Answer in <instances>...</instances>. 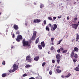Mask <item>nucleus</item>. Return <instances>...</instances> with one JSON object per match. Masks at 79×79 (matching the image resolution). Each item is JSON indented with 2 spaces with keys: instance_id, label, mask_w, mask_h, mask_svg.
Returning a JSON list of instances; mask_svg holds the SVG:
<instances>
[{
  "instance_id": "1",
  "label": "nucleus",
  "mask_w": 79,
  "mask_h": 79,
  "mask_svg": "<svg viewBox=\"0 0 79 79\" xmlns=\"http://www.w3.org/2000/svg\"><path fill=\"white\" fill-rule=\"evenodd\" d=\"M29 41H26L25 40V39H23V40L22 41V43L23 44V47H29L31 46V44H32V41L31 40H30L29 41Z\"/></svg>"
},
{
  "instance_id": "2",
  "label": "nucleus",
  "mask_w": 79,
  "mask_h": 79,
  "mask_svg": "<svg viewBox=\"0 0 79 79\" xmlns=\"http://www.w3.org/2000/svg\"><path fill=\"white\" fill-rule=\"evenodd\" d=\"M37 34V31H33V35L32 37L31 38V40H34L35 39V38L37 37V36L36 34Z\"/></svg>"
},
{
  "instance_id": "3",
  "label": "nucleus",
  "mask_w": 79,
  "mask_h": 79,
  "mask_svg": "<svg viewBox=\"0 0 79 79\" xmlns=\"http://www.w3.org/2000/svg\"><path fill=\"white\" fill-rule=\"evenodd\" d=\"M13 69L12 71V73H14L15 71H16L18 69V65L15 64L13 66Z\"/></svg>"
},
{
  "instance_id": "4",
  "label": "nucleus",
  "mask_w": 79,
  "mask_h": 79,
  "mask_svg": "<svg viewBox=\"0 0 79 79\" xmlns=\"http://www.w3.org/2000/svg\"><path fill=\"white\" fill-rule=\"evenodd\" d=\"M57 28V25L55 24L52 25L51 27V30L52 31H54Z\"/></svg>"
},
{
  "instance_id": "5",
  "label": "nucleus",
  "mask_w": 79,
  "mask_h": 79,
  "mask_svg": "<svg viewBox=\"0 0 79 79\" xmlns=\"http://www.w3.org/2000/svg\"><path fill=\"white\" fill-rule=\"evenodd\" d=\"M26 60L27 61L28 63H31L32 62V59H31V56H26Z\"/></svg>"
},
{
  "instance_id": "6",
  "label": "nucleus",
  "mask_w": 79,
  "mask_h": 79,
  "mask_svg": "<svg viewBox=\"0 0 79 79\" xmlns=\"http://www.w3.org/2000/svg\"><path fill=\"white\" fill-rule=\"evenodd\" d=\"M22 39H23L22 36L21 35H18L17 38L16 40L17 42H20V40H22Z\"/></svg>"
},
{
  "instance_id": "7",
  "label": "nucleus",
  "mask_w": 79,
  "mask_h": 79,
  "mask_svg": "<svg viewBox=\"0 0 79 79\" xmlns=\"http://www.w3.org/2000/svg\"><path fill=\"white\" fill-rule=\"evenodd\" d=\"M78 26H79V24H72V27L73 28H74L75 29H77V28Z\"/></svg>"
},
{
  "instance_id": "8",
  "label": "nucleus",
  "mask_w": 79,
  "mask_h": 79,
  "mask_svg": "<svg viewBox=\"0 0 79 79\" xmlns=\"http://www.w3.org/2000/svg\"><path fill=\"white\" fill-rule=\"evenodd\" d=\"M60 68V66H58L57 67V68L56 69V71L57 73H61V70L59 69Z\"/></svg>"
},
{
  "instance_id": "9",
  "label": "nucleus",
  "mask_w": 79,
  "mask_h": 79,
  "mask_svg": "<svg viewBox=\"0 0 79 79\" xmlns=\"http://www.w3.org/2000/svg\"><path fill=\"white\" fill-rule=\"evenodd\" d=\"M41 21V20L40 19H34V22L35 23H40Z\"/></svg>"
},
{
  "instance_id": "10",
  "label": "nucleus",
  "mask_w": 79,
  "mask_h": 79,
  "mask_svg": "<svg viewBox=\"0 0 79 79\" xmlns=\"http://www.w3.org/2000/svg\"><path fill=\"white\" fill-rule=\"evenodd\" d=\"M14 28L15 30H18L19 29V27L17 25L14 24Z\"/></svg>"
},
{
  "instance_id": "11",
  "label": "nucleus",
  "mask_w": 79,
  "mask_h": 79,
  "mask_svg": "<svg viewBox=\"0 0 79 79\" xmlns=\"http://www.w3.org/2000/svg\"><path fill=\"white\" fill-rule=\"evenodd\" d=\"M74 50H73L70 54V56H71V58H73V56H74Z\"/></svg>"
},
{
  "instance_id": "12",
  "label": "nucleus",
  "mask_w": 79,
  "mask_h": 79,
  "mask_svg": "<svg viewBox=\"0 0 79 79\" xmlns=\"http://www.w3.org/2000/svg\"><path fill=\"white\" fill-rule=\"evenodd\" d=\"M41 45L43 48H44L45 47V42H44V41L41 42Z\"/></svg>"
},
{
  "instance_id": "13",
  "label": "nucleus",
  "mask_w": 79,
  "mask_h": 79,
  "mask_svg": "<svg viewBox=\"0 0 79 79\" xmlns=\"http://www.w3.org/2000/svg\"><path fill=\"white\" fill-rule=\"evenodd\" d=\"M56 59H60L61 58V56L60 54H57L56 55Z\"/></svg>"
},
{
  "instance_id": "14",
  "label": "nucleus",
  "mask_w": 79,
  "mask_h": 79,
  "mask_svg": "<svg viewBox=\"0 0 79 79\" xmlns=\"http://www.w3.org/2000/svg\"><path fill=\"white\" fill-rule=\"evenodd\" d=\"M74 51L76 52H78V51H79V48H78L77 47H75L74 48Z\"/></svg>"
},
{
  "instance_id": "15",
  "label": "nucleus",
  "mask_w": 79,
  "mask_h": 79,
  "mask_svg": "<svg viewBox=\"0 0 79 79\" xmlns=\"http://www.w3.org/2000/svg\"><path fill=\"white\" fill-rule=\"evenodd\" d=\"M46 30L47 31H50V28L48 26H47L46 27Z\"/></svg>"
},
{
  "instance_id": "16",
  "label": "nucleus",
  "mask_w": 79,
  "mask_h": 79,
  "mask_svg": "<svg viewBox=\"0 0 79 79\" xmlns=\"http://www.w3.org/2000/svg\"><path fill=\"white\" fill-rule=\"evenodd\" d=\"M39 59V56H37L34 58V60L35 61H38Z\"/></svg>"
},
{
  "instance_id": "17",
  "label": "nucleus",
  "mask_w": 79,
  "mask_h": 79,
  "mask_svg": "<svg viewBox=\"0 0 79 79\" xmlns=\"http://www.w3.org/2000/svg\"><path fill=\"white\" fill-rule=\"evenodd\" d=\"M39 37H38L37 38L36 41H35V44H38L39 43Z\"/></svg>"
},
{
  "instance_id": "18",
  "label": "nucleus",
  "mask_w": 79,
  "mask_h": 79,
  "mask_svg": "<svg viewBox=\"0 0 79 79\" xmlns=\"http://www.w3.org/2000/svg\"><path fill=\"white\" fill-rule=\"evenodd\" d=\"M74 69V70H75V71H79V67H77L76 68H75Z\"/></svg>"
},
{
  "instance_id": "19",
  "label": "nucleus",
  "mask_w": 79,
  "mask_h": 79,
  "mask_svg": "<svg viewBox=\"0 0 79 79\" xmlns=\"http://www.w3.org/2000/svg\"><path fill=\"white\" fill-rule=\"evenodd\" d=\"M71 76V73H69L67 75L65 76V77H70V76Z\"/></svg>"
},
{
  "instance_id": "20",
  "label": "nucleus",
  "mask_w": 79,
  "mask_h": 79,
  "mask_svg": "<svg viewBox=\"0 0 79 79\" xmlns=\"http://www.w3.org/2000/svg\"><path fill=\"white\" fill-rule=\"evenodd\" d=\"M6 76V73H3L2 74V77H5Z\"/></svg>"
},
{
  "instance_id": "21",
  "label": "nucleus",
  "mask_w": 79,
  "mask_h": 79,
  "mask_svg": "<svg viewBox=\"0 0 79 79\" xmlns=\"http://www.w3.org/2000/svg\"><path fill=\"white\" fill-rule=\"evenodd\" d=\"M31 67V65L30 64H27L25 66V68H29Z\"/></svg>"
},
{
  "instance_id": "22",
  "label": "nucleus",
  "mask_w": 79,
  "mask_h": 79,
  "mask_svg": "<svg viewBox=\"0 0 79 79\" xmlns=\"http://www.w3.org/2000/svg\"><path fill=\"white\" fill-rule=\"evenodd\" d=\"M78 55H77V54H76L74 56V57L75 58H77L78 57Z\"/></svg>"
},
{
  "instance_id": "23",
  "label": "nucleus",
  "mask_w": 79,
  "mask_h": 79,
  "mask_svg": "<svg viewBox=\"0 0 79 79\" xmlns=\"http://www.w3.org/2000/svg\"><path fill=\"white\" fill-rule=\"evenodd\" d=\"M38 48L40 49V50H42V46L41 45H40L38 46Z\"/></svg>"
},
{
  "instance_id": "24",
  "label": "nucleus",
  "mask_w": 79,
  "mask_h": 79,
  "mask_svg": "<svg viewBox=\"0 0 79 79\" xmlns=\"http://www.w3.org/2000/svg\"><path fill=\"white\" fill-rule=\"evenodd\" d=\"M76 39H79V35L78 33H77V38Z\"/></svg>"
},
{
  "instance_id": "25",
  "label": "nucleus",
  "mask_w": 79,
  "mask_h": 79,
  "mask_svg": "<svg viewBox=\"0 0 79 79\" xmlns=\"http://www.w3.org/2000/svg\"><path fill=\"white\" fill-rule=\"evenodd\" d=\"M67 50H64L62 52L63 53H66V52H67Z\"/></svg>"
},
{
  "instance_id": "26",
  "label": "nucleus",
  "mask_w": 79,
  "mask_h": 79,
  "mask_svg": "<svg viewBox=\"0 0 79 79\" xmlns=\"http://www.w3.org/2000/svg\"><path fill=\"white\" fill-rule=\"evenodd\" d=\"M46 64V63L45 62H44L42 64V66L43 67H44L45 66V65Z\"/></svg>"
},
{
  "instance_id": "27",
  "label": "nucleus",
  "mask_w": 79,
  "mask_h": 79,
  "mask_svg": "<svg viewBox=\"0 0 79 79\" xmlns=\"http://www.w3.org/2000/svg\"><path fill=\"white\" fill-rule=\"evenodd\" d=\"M35 79H42L41 77H37L35 78Z\"/></svg>"
},
{
  "instance_id": "28",
  "label": "nucleus",
  "mask_w": 79,
  "mask_h": 79,
  "mask_svg": "<svg viewBox=\"0 0 79 79\" xmlns=\"http://www.w3.org/2000/svg\"><path fill=\"white\" fill-rule=\"evenodd\" d=\"M44 5L42 4H41L40 6V8L42 9V7H44Z\"/></svg>"
},
{
  "instance_id": "29",
  "label": "nucleus",
  "mask_w": 79,
  "mask_h": 79,
  "mask_svg": "<svg viewBox=\"0 0 79 79\" xmlns=\"http://www.w3.org/2000/svg\"><path fill=\"white\" fill-rule=\"evenodd\" d=\"M60 59H58V60H57V62L58 63V64H59V62L60 61Z\"/></svg>"
},
{
  "instance_id": "30",
  "label": "nucleus",
  "mask_w": 79,
  "mask_h": 79,
  "mask_svg": "<svg viewBox=\"0 0 79 79\" xmlns=\"http://www.w3.org/2000/svg\"><path fill=\"white\" fill-rule=\"evenodd\" d=\"M53 49H54V48H53V46H52L50 48L51 50H53Z\"/></svg>"
},
{
  "instance_id": "31",
  "label": "nucleus",
  "mask_w": 79,
  "mask_h": 79,
  "mask_svg": "<svg viewBox=\"0 0 79 79\" xmlns=\"http://www.w3.org/2000/svg\"><path fill=\"white\" fill-rule=\"evenodd\" d=\"M48 19L49 20H51V21H53V20L52 19V18L51 17H48Z\"/></svg>"
},
{
  "instance_id": "32",
  "label": "nucleus",
  "mask_w": 79,
  "mask_h": 79,
  "mask_svg": "<svg viewBox=\"0 0 79 79\" xmlns=\"http://www.w3.org/2000/svg\"><path fill=\"white\" fill-rule=\"evenodd\" d=\"M77 59H73V61L74 62V63H76V61H77Z\"/></svg>"
},
{
  "instance_id": "33",
  "label": "nucleus",
  "mask_w": 79,
  "mask_h": 79,
  "mask_svg": "<svg viewBox=\"0 0 79 79\" xmlns=\"http://www.w3.org/2000/svg\"><path fill=\"white\" fill-rule=\"evenodd\" d=\"M52 71H49V74H50V75H52Z\"/></svg>"
},
{
  "instance_id": "34",
  "label": "nucleus",
  "mask_w": 79,
  "mask_h": 79,
  "mask_svg": "<svg viewBox=\"0 0 79 79\" xmlns=\"http://www.w3.org/2000/svg\"><path fill=\"white\" fill-rule=\"evenodd\" d=\"M74 21H76L77 20V18H74Z\"/></svg>"
},
{
  "instance_id": "35",
  "label": "nucleus",
  "mask_w": 79,
  "mask_h": 79,
  "mask_svg": "<svg viewBox=\"0 0 79 79\" xmlns=\"http://www.w3.org/2000/svg\"><path fill=\"white\" fill-rule=\"evenodd\" d=\"M2 64L3 65H5V61H3L2 63Z\"/></svg>"
},
{
  "instance_id": "36",
  "label": "nucleus",
  "mask_w": 79,
  "mask_h": 79,
  "mask_svg": "<svg viewBox=\"0 0 79 79\" xmlns=\"http://www.w3.org/2000/svg\"><path fill=\"white\" fill-rule=\"evenodd\" d=\"M60 50H61V51H63L64 49H63V48H60Z\"/></svg>"
},
{
  "instance_id": "37",
  "label": "nucleus",
  "mask_w": 79,
  "mask_h": 79,
  "mask_svg": "<svg viewBox=\"0 0 79 79\" xmlns=\"http://www.w3.org/2000/svg\"><path fill=\"white\" fill-rule=\"evenodd\" d=\"M51 42H53V40H54V38H51Z\"/></svg>"
},
{
  "instance_id": "38",
  "label": "nucleus",
  "mask_w": 79,
  "mask_h": 79,
  "mask_svg": "<svg viewBox=\"0 0 79 79\" xmlns=\"http://www.w3.org/2000/svg\"><path fill=\"white\" fill-rule=\"evenodd\" d=\"M52 63H55V61L53 59L52 60Z\"/></svg>"
},
{
  "instance_id": "39",
  "label": "nucleus",
  "mask_w": 79,
  "mask_h": 79,
  "mask_svg": "<svg viewBox=\"0 0 79 79\" xmlns=\"http://www.w3.org/2000/svg\"><path fill=\"white\" fill-rule=\"evenodd\" d=\"M56 18V17H53V20H55Z\"/></svg>"
},
{
  "instance_id": "40",
  "label": "nucleus",
  "mask_w": 79,
  "mask_h": 79,
  "mask_svg": "<svg viewBox=\"0 0 79 79\" xmlns=\"http://www.w3.org/2000/svg\"><path fill=\"white\" fill-rule=\"evenodd\" d=\"M19 33H20L19 31H18L17 32H16V34H19Z\"/></svg>"
},
{
  "instance_id": "41",
  "label": "nucleus",
  "mask_w": 79,
  "mask_h": 79,
  "mask_svg": "<svg viewBox=\"0 0 79 79\" xmlns=\"http://www.w3.org/2000/svg\"><path fill=\"white\" fill-rule=\"evenodd\" d=\"M48 26H49V27H52V24H51V23H49L48 24Z\"/></svg>"
},
{
  "instance_id": "42",
  "label": "nucleus",
  "mask_w": 79,
  "mask_h": 79,
  "mask_svg": "<svg viewBox=\"0 0 79 79\" xmlns=\"http://www.w3.org/2000/svg\"><path fill=\"white\" fill-rule=\"evenodd\" d=\"M27 76V74L26 73H25L23 75V77H25V76Z\"/></svg>"
},
{
  "instance_id": "43",
  "label": "nucleus",
  "mask_w": 79,
  "mask_h": 79,
  "mask_svg": "<svg viewBox=\"0 0 79 79\" xmlns=\"http://www.w3.org/2000/svg\"><path fill=\"white\" fill-rule=\"evenodd\" d=\"M44 25H45L46 24V20H44Z\"/></svg>"
},
{
  "instance_id": "44",
  "label": "nucleus",
  "mask_w": 79,
  "mask_h": 79,
  "mask_svg": "<svg viewBox=\"0 0 79 79\" xmlns=\"http://www.w3.org/2000/svg\"><path fill=\"white\" fill-rule=\"evenodd\" d=\"M57 52H58V53H60V49H59L57 50Z\"/></svg>"
},
{
  "instance_id": "45",
  "label": "nucleus",
  "mask_w": 79,
  "mask_h": 79,
  "mask_svg": "<svg viewBox=\"0 0 79 79\" xmlns=\"http://www.w3.org/2000/svg\"><path fill=\"white\" fill-rule=\"evenodd\" d=\"M12 37L13 38H15V34H13L12 35Z\"/></svg>"
},
{
  "instance_id": "46",
  "label": "nucleus",
  "mask_w": 79,
  "mask_h": 79,
  "mask_svg": "<svg viewBox=\"0 0 79 79\" xmlns=\"http://www.w3.org/2000/svg\"><path fill=\"white\" fill-rule=\"evenodd\" d=\"M61 77L62 78H64V76L63 75H61Z\"/></svg>"
},
{
  "instance_id": "47",
  "label": "nucleus",
  "mask_w": 79,
  "mask_h": 79,
  "mask_svg": "<svg viewBox=\"0 0 79 79\" xmlns=\"http://www.w3.org/2000/svg\"><path fill=\"white\" fill-rule=\"evenodd\" d=\"M67 20H69V16L67 17Z\"/></svg>"
},
{
  "instance_id": "48",
  "label": "nucleus",
  "mask_w": 79,
  "mask_h": 79,
  "mask_svg": "<svg viewBox=\"0 0 79 79\" xmlns=\"http://www.w3.org/2000/svg\"><path fill=\"white\" fill-rule=\"evenodd\" d=\"M49 69H50L48 68H47V71H49Z\"/></svg>"
},
{
  "instance_id": "49",
  "label": "nucleus",
  "mask_w": 79,
  "mask_h": 79,
  "mask_svg": "<svg viewBox=\"0 0 79 79\" xmlns=\"http://www.w3.org/2000/svg\"><path fill=\"white\" fill-rule=\"evenodd\" d=\"M51 45H54V44L53 43V42H52V43H51Z\"/></svg>"
},
{
  "instance_id": "50",
  "label": "nucleus",
  "mask_w": 79,
  "mask_h": 79,
  "mask_svg": "<svg viewBox=\"0 0 79 79\" xmlns=\"http://www.w3.org/2000/svg\"><path fill=\"white\" fill-rule=\"evenodd\" d=\"M58 18L59 19H60V18H61V17H60V16H58Z\"/></svg>"
},
{
  "instance_id": "51",
  "label": "nucleus",
  "mask_w": 79,
  "mask_h": 79,
  "mask_svg": "<svg viewBox=\"0 0 79 79\" xmlns=\"http://www.w3.org/2000/svg\"><path fill=\"white\" fill-rule=\"evenodd\" d=\"M79 39H77L76 40V42H78V40Z\"/></svg>"
},
{
  "instance_id": "52",
  "label": "nucleus",
  "mask_w": 79,
  "mask_h": 79,
  "mask_svg": "<svg viewBox=\"0 0 79 79\" xmlns=\"http://www.w3.org/2000/svg\"><path fill=\"white\" fill-rule=\"evenodd\" d=\"M61 43V41H60L58 43V44H60Z\"/></svg>"
},
{
  "instance_id": "53",
  "label": "nucleus",
  "mask_w": 79,
  "mask_h": 79,
  "mask_svg": "<svg viewBox=\"0 0 79 79\" xmlns=\"http://www.w3.org/2000/svg\"><path fill=\"white\" fill-rule=\"evenodd\" d=\"M74 3V4H76V2H74V3Z\"/></svg>"
},
{
  "instance_id": "54",
  "label": "nucleus",
  "mask_w": 79,
  "mask_h": 79,
  "mask_svg": "<svg viewBox=\"0 0 79 79\" xmlns=\"http://www.w3.org/2000/svg\"><path fill=\"white\" fill-rule=\"evenodd\" d=\"M74 40H72V42H73L74 41Z\"/></svg>"
},
{
  "instance_id": "55",
  "label": "nucleus",
  "mask_w": 79,
  "mask_h": 79,
  "mask_svg": "<svg viewBox=\"0 0 79 79\" xmlns=\"http://www.w3.org/2000/svg\"><path fill=\"white\" fill-rule=\"evenodd\" d=\"M14 47L12 46L11 47V48L12 49Z\"/></svg>"
},
{
  "instance_id": "56",
  "label": "nucleus",
  "mask_w": 79,
  "mask_h": 79,
  "mask_svg": "<svg viewBox=\"0 0 79 79\" xmlns=\"http://www.w3.org/2000/svg\"><path fill=\"white\" fill-rule=\"evenodd\" d=\"M77 67L79 68V64L77 66Z\"/></svg>"
},
{
  "instance_id": "57",
  "label": "nucleus",
  "mask_w": 79,
  "mask_h": 79,
  "mask_svg": "<svg viewBox=\"0 0 79 79\" xmlns=\"http://www.w3.org/2000/svg\"><path fill=\"white\" fill-rule=\"evenodd\" d=\"M25 25H26V26H27V23H26Z\"/></svg>"
},
{
  "instance_id": "58",
  "label": "nucleus",
  "mask_w": 79,
  "mask_h": 79,
  "mask_svg": "<svg viewBox=\"0 0 79 79\" xmlns=\"http://www.w3.org/2000/svg\"><path fill=\"white\" fill-rule=\"evenodd\" d=\"M48 54H50V53H49V52H48Z\"/></svg>"
},
{
  "instance_id": "59",
  "label": "nucleus",
  "mask_w": 79,
  "mask_h": 79,
  "mask_svg": "<svg viewBox=\"0 0 79 79\" xmlns=\"http://www.w3.org/2000/svg\"><path fill=\"white\" fill-rule=\"evenodd\" d=\"M9 71V73H10V70Z\"/></svg>"
},
{
  "instance_id": "60",
  "label": "nucleus",
  "mask_w": 79,
  "mask_h": 79,
  "mask_svg": "<svg viewBox=\"0 0 79 79\" xmlns=\"http://www.w3.org/2000/svg\"><path fill=\"white\" fill-rule=\"evenodd\" d=\"M1 14H2V13H0V15H1Z\"/></svg>"
},
{
  "instance_id": "61",
  "label": "nucleus",
  "mask_w": 79,
  "mask_h": 79,
  "mask_svg": "<svg viewBox=\"0 0 79 79\" xmlns=\"http://www.w3.org/2000/svg\"><path fill=\"white\" fill-rule=\"evenodd\" d=\"M10 74V73H9L8 74H7V75H9Z\"/></svg>"
},
{
  "instance_id": "62",
  "label": "nucleus",
  "mask_w": 79,
  "mask_h": 79,
  "mask_svg": "<svg viewBox=\"0 0 79 79\" xmlns=\"http://www.w3.org/2000/svg\"><path fill=\"white\" fill-rule=\"evenodd\" d=\"M62 41V40H60V42H61Z\"/></svg>"
},
{
  "instance_id": "63",
  "label": "nucleus",
  "mask_w": 79,
  "mask_h": 79,
  "mask_svg": "<svg viewBox=\"0 0 79 79\" xmlns=\"http://www.w3.org/2000/svg\"><path fill=\"white\" fill-rule=\"evenodd\" d=\"M42 24L43 26H44V25H43V23H42Z\"/></svg>"
},
{
  "instance_id": "64",
  "label": "nucleus",
  "mask_w": 79,
  "mask_h": 79,
  "mask_svg": "<svg viewBox=\"0 0 79 79\" xmlns=\"http://www.w3.org/2000/svg\"><path fill=\"white\" fill-rule=\"evenodd\" d=\"M78 23H79V22H78Z\"/></svg>"
}]
</instances>
